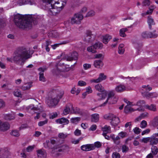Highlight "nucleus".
Wrapping results in <instances>:
<instances>
[{"label":"nucleus","instance_id":"3","mask_svg":"<svg viewBox=\"0 0 158 158\" xmlns=\"http://www.w3.org/2000/svg\"><path fill=\"white\" fill-rule=\"evenodd\" d=\"M50 143L49 140H46L47 146H45L46 148H52V153L57 155L58 154L59 151V143L54 139H52L50 140Z\"/></svg>","mask_w":158,"mask_h":158},{"label":"nucleus","instance_id":"28","mask_svg":"<svg viewBox=\"0 0 158 158\" xmlns=\"http://www.w3.org/2000/svg\"><path fill=\"white\" fill-rule=\"evenodd\" d=\"M59 63H57L56 65L55 68L52 70V72L54 75H57L59 73V70L58 69Z\"/></svg>","mask_w":158,"mask_h":158},{"label":"nucleus","instance_id":"12","mask_svg":"<svg viewBox=\"0 0 158 158\" xmlns=\"http://www.w3.org/2000/svg\"><path fill=\"white\" fill-rule=\"evenodd\" d=\"M10 127V125L7 122H2L0 121V131H5L8 130Z\"/></svg>","mask_w":158,"mask_h":158},{"label":"nucleus","instance_id":"35","mask_svg":"<svg viewBox=\"0 0 158 158\" xmlns=\"http://www.w3.org/2000/svg\"><path fill=\"white\" fill-rule=\"evenodd\" d=\"M156 30H154L152 32H149V38H156L157 37L158 35L156 33Z\"/></svg>","mask_w":158,"mask_h":158},{"label":"nucleus","instance_id":"61","mask_svg":"<svg viewBox=\"0 0 158 158\" xmlns=\"http://www.w3.org/2000/svg\"><path fill=\"white\" fill-rule=\"evenodd\" d=\"M133 131L136 134H139L140 132H141V130L140 129H139V128L137 127H135L133 129Z\"/></svg>","mask_w":158,"mask_h":158},{"label":"nucleus","instance_id":"11","mask_svg":"<svg viewBox=\"0 0 158 158\" xmlns=\"http://www.w3.org/2000/svg\"><path fill=\"white\" fill-rule=\"evenodd\" d=\"M93 35L92 32L89 30H87L85 33L84 40L87 42H90L92 40V36Z\"/></svg>","mask_w":158,"mask_h":158},{"label":"nucleus","instance_id":"16","mask_svg":"<svg viewBox=\"0 0 158 158\" xmlns=\"http://www.w3.org/2000/svg\"><path fill=\"white\" fill-rule=\"evenodd\" d=\"M37 153L38 158H46L47 157L46 152L44 150L41 149L36 151Z\"/></svg>","mask_w":158,"mask_h":158},{"label":"nucleus","instance_id":"51","mask_svg":"<svg viewBox=\"0 0 158 158\" xmlns=\"http://www.w3.org/2000/svg\"><path fill=\"white\" fill-rule=\"evenodd\" d=\"M147 126V122L145 120H143L140 123V127L142 128H144L146 127Z\"/></svg>","mask_w":158,"mask_h":158},{"label":"nucleus","instance_id":"60","mask_svg":"<svg viewBox=\"0 0 158 158\" xmlns=\"http://www.w3.org/2000/svg\"><path fill=\"white\" fill-rule=\"evenodd\" d=\"M95 15V12L93 10H91L88 12L85 17H88L93 16Z\"/></svg>","mask_w":158,"mask_h":158},{"label":"nucleus","instance_id":"41","mask_svg":"<svg viewBox=\"0 0 158 158\" xmlns=\"http://www.w3.org/2000/svg\"><path fill=\"white\" fill-rule=\"evenodd\" d=\"M94 46L96 50L97 49H101L103 47L102 44L99 42L95 43L94 44Z\"/></svg>","mask_w":158,"mask_h":158},{"label":"nucleus","instance_id":"55","mask_svg":"<svg viewBox=\"0 0 158 158\" xmlns=\"http://www.w3.org/2000/svg\"><path fill=\"white\" fill-rule=\"evenodd\" d=\"M69 149V147L66 145H62L60 147V152L64 151Z\"/></svg>","mask_w":158,"mask_h":158},{"label":"nucleus","instance_id":"48","mask_svg":"<svg viewBox=\"0 0 158 158\" xmlns=\"http://www.w3.org/2000/svg\"><path fill=\"white\" fill-rule=\"evenodd\" d=\"M120 138L119 137V136H117L113 140V141L115 144L119 145L120 143Z\"/></svg>","mask_w":158,"mask_h":158},{"label":"nucleus","instance_id":"34","mask_svg":"<svg viewBox=\"0 0 158 158\" xmlns=\"http://www.w3.org/2000/svg\"><path fill=\"white\" fill-rule=\"evenodd\" d=\"M71 112L72 113L77 114H79L81 113V111L80 109L77 107H73L72 109Z\"/></svg>","mask_w":158,"mask_h":158},{"label":"nucleus","instance_id":"30","mask_svg":"<svg viewBox=\"0 0 158 158\" xmlns=\"http://www.w3.org/2000/svg\"><path fill=\"white\" fill-rule=\"evenodd\" d=\"M135 110L133 108H131L129 106L127 105L124 108V111L125 113H128Z\"/></svg>","mask_w":158,"mask_h":158},{"label":"nucleus","instance_id":"2","mask_svg":"<svg viewBox=\"0 0 158 158\" xmlns=\"http://www.w3.org/2000/svg\"><path fill=\"white\" fill-rule=\"evenodd\" d=\"M30 51L25 48H22L20 49L15 56L13 57V60L16 63L19 64L22 61L23 64L25 60L30 58L31 56L30 55Z\"/></svg>","mask_w":158,"mask_h":158},{"label":"nucleus","instance_id":"57","mask_svg":"<svg viewBox=\"0 0 158 158\" xmlns=\"http://www.w3.org/2000/svg\"><path fill=\"white\" fill-rule=\"evenodd\" d=\"M58 115L57 113L56 112H53L49 115V118L50 119H54L56 118Z\"/></svg>","mask_w":158,"mask_h":158},{"label":"nucleus","instance_id":"10","mask_svg":"<svg viewBox=\"0 0 158 158\" xmlns=\"http://www.w3.org/2000/svg\"><path fill=\"white\" fill-rule=\"evenodd\" d=\"M30 108L31 110L34 111V112L36 113V115L35 117V119H38L40 117V113L36 111L41 112L42 109L41 106H34V105H32L30 106Z\"/></svg>","mask_w":158,"mask_h":158},{"label":"nucleus","instance_id":"5","mask_svg":"<svg viewBox=\"0 0 158 158\" xmlns=\"http://www.w3.org/2000/svg\"><path fill=\"white\" fill-rule=\"evenodd\" d=\"M104 117L105 119L111 120V125L115 127L117 126L120 122L119 118L112 114L105 115Z\"/></svg>","mask_w":158,"mask_h":158},{"label":"nucleus","instance_id":"54","mask_svg":"<svg viewBox=\"0 0 158 158\" xmlns=\"http://www.w3.org/2000/svg\"><path fill=\"white\" fill-rule=\"evenodd\" d=\"M112 156L113 158H120V154L117 152H114Z\"/></svg>","mask_w":158,"mask_h":158},{"label":"nucleus","instance_id":"4","mask_svg":"<svg viewBox=\"0 0 158 158\" xmlns=\"http://www.w3.org/2000/svg\"><path fill=\"white\" fill-rule=\"evenodd\" d=\"M115 93L113 90L108 91L107 94V98L106 101L100 106H105L107 103L109 104H114L116 103L118 99V97L114 96Z\"/></svg>","mask_w":158,"mask_h":158},{"label":"nucleus","instance_id":"22","mask_svg":"<svg viewBox=\"0 0 158 158\" xmlns=\"http://www.w3.org/2000/svg\"><path fill=\"white\" fill-rule=\"evenodd\" d=\"M102 130L103 131L102 134H107L111 132L110 127L106 125L102 128Z\"/></svg>","mask_w":158,"mask_h":158},{"label":"nucleus","instance_id":"20","mask_svg":"<svg viewBox=\"0 0 158 158\" xmlns=\"http://www.w3.org/2000/svg\"><path fill=\"white\" fill-rule=\"evenodd\" d=\"M150 123L151 126L154 127L158 126V116H155L150 121Z\"/></svg>","mask_w":158,"mask_h":158},{"label":"nucleus","instance_id":"63","mask_svg":"<svg viewBox=\"0 0 158 158\" xmlns=\"http://www.w3.org/2000/svg\"><path fill=\"white\" fill-rule=\"evenodd\" d=\"M143 4L144 6H148L150 4V2L149 0H144L143 2Z\"/></svg>","mask_w":158,"mask_h":158},{"label":"nucleus","instance_id":"25","mask_svg":"<svg viewBox=\"0 0 158 158\" xmlns=\"http://www.w3.org/2000/svg\"><path fill=\"white\" fill-rule=\"evenodd\" d=\"M112 38V36L109 35H106L103 36L102 42L105 44H106Z\"/></svg>","mask_w":158,"mask_h":158},{"label":"nucleus","instance_id":"36","mask_svg":"<svg viewBox=\"0 0 158 158\" xmlns=\"http://www.w3.org/2000/svg\"><path fill=\"white\" fill-rule=\"evenodd\" d=\"M69 123V120L65 118H60V124L64 125L68 124Z\"/></svg>","mask_w":158,"mask_h":158},{"label":"nucleus","instance_id":"18","mask_svg":"<svg viewBox=\"0 0 158 158\" xmlns=\"http://www.w3.org/2000/svg\"><path fill=\"white\" fill-rule=\"evenodd\" d=\"M157 136H155L154 134L150 138V144L152 145H156L158 143V138H156Z\"/></svg>","mask_w":158,"mask_h":158},{"label":"nucleus","instance_id":"58","mask_svg":"<svg viewBox=\"0 0 158 158\" xmlns=\"http://www.w3.org/2000/svg\"><path fill=\"white\" fill-rule=\"evenodd\" d=\"M128 150L129 148L127 146L125 145H123L122 146V152H126Z\"/></svg>","mask_w":158,"mask_h":158},{"label":"nucleus","instance_id":"47","mask_svg":"<svg viewBox=\"0 0 158 158\" xmlns=\"http://www.w3.org/2000/svg\"><path fill=\"white\" fill-rule=\"evenodd\" d=\"M14 95L17 97H21L22 94L20 91L19 89L15 90L13 92Z\"/></svg>","mask_w":158,"mask_h":158},{"label":"nucleus","instance_id":"33","mask_svg":"<svg viewBox=\"0 0 158 158\" xmlns=\"http://www.w3.org/2000/svg\"><path fill=\"white\" fill-rule=\"evenodd\" d=\"M58 35V33L56 31H52L48 34V36L51 37H56Z\"/></svg>","mask_w":158,"mask_h":158},{"label":"nucleus","instance_id":"56","mask_svg":"<svg viewBox=\"0 0 158 158\" xmlns=\"http://www.w3.org/2000/svg\"><path fill=\"white\" fill-rule=\"evenodd\" d=\"M149 32L147 31L144 32L141 34L142 37L144 38H149Z\"/></svg>","mask_w":158,"mask_h":158},{"label":"nucleus","instance_id":"43","mask_svg":"<svg viewBox=\"0 0 158 158\" xmlns=\"http://www.w3.org/2000/svg\"><path fill=\"white\" fill-rule=\"evenodd\" d=\"M148 115L147 113H143L140 114L137 118H136V120L137 121H139L142 118H143L145 117H147Z\"/></svg>","mask_w":158,"mask_h":158},{"label":"nucleus","instance_id":"8","mask_svg":"<svg viewBox=\"0 0 158 158\" xmlns=\"http://www.w3.org/2000/svg\"><path fill=\"white\" fill-rule=\"evenodd\" d=\"M58 102V100L56 98H52L49 97L46 100V102L48 106L52 108L56 106Z\"/></svg>","mask_w":158,"mask_h":158},{"label":"nucleus","instance_id":"23","mask_svg":"<svg viewBox=\"0 0 158 158\" xmlns=\"http://www.w3.org/2000/svg\"><path fill=\"white\" fill-rule=\"evenodd\" d=\"M94 64L95 67L100 68L102 67L103 64L102 62L100 60H96L94 61Z\"/></svg>","mask_w":158,"mask_h":158},{"label":"nucleus","instance_id":"17","mask_svg":"<svg viewBox=\"0 0 158 158\" xmlns=\"http://www.w3.org/2000/svg\"><path fill=\"white\" fill-rule=\"evenodd\" d=\"M17 3V5L20 6L27 4L32 5L34 4L33 2H31V0H18Z\"/></svg>","mask_w":158,"mask_h":158},{"label":"nucleus","instance_id":"9","mask_svg":"<svg viewBox=\"0 0 158 158\" xmlns=\"http://www.w3.org/2000/svg\"><path fill=\"white\" fill-rule=\"evenodd\" d=\"M58 4L59 3L58 2V1H55L54 4H52L51 3V4L52 9L51 10V11L53 15H56L59 12V7L56 5H58Z\"/></svg>","mask_w":158,"mask_h":158},{"label":"nucleus","instance_id":"45","mask_svg":"<svg viewBox=\"0 0 158 158\" xmlns=\"http://www.w3.org/2000/svg\"><path fill=\"white\" fill-rule=\"evenodd\" d=\"M127 28H122L119 31V33L120 35L123 37H124L126 36V35L124 32L127 31Z\"/></svg>","mask_w":158,"mask_h":158},{"label":"nucleus","instance_id":"21","mask_svg":"<svg viewBox=\"0 0 158 158\" xmlns=\"http://www.w3.org/2000/svg\"><path fill=\"white\" fill-rule=\"evenodd\" d=\"M72 106V105L71 103H69L66 105L65 108L64 110L61 114L63 115H64L68 114L70 111V106Z\"/></svg>","mask_w":158,"mask_h":158},{"label":"nucleus","instance_id":"39","mask_svg":"<svg viewBox=\"0 0 158 158\" xmlns=\"http://www.w3.org/2000/svg\"><path fill=\"white\" fill-rule=\"evenodd\" d=\"M87 50L88 52H91L92 53H95L96 52V50L94 45L88 47L87 48Z\"/></svg>","mask_w":158,"mask_h":158},{"label":"nucleus","instance_id":"19","mask_svg":"<svg viewBox=\"0 0 158 158\" xmlns=\"http://www.w3.org/2000/svg\"><path fill=\"white\" fill-rule=\"evenodd\" d=\"M32 82H29L24 83L21 86V89L23 90L29 89L32 86Z\"/></svg>","mask_w":158,"mask_h":158},{"label":"nucleus","instance_id":"32","mask_svg":"<svg viewBox=\"0 0 158 158\" xmlns=\"http://www.w3.org/2000/svg\"><path fill=\"white\" fill-rule=\"evenodd\" d=\"M151 153L153 155L155 156L158 153V148L155 146H153L151 148Z\"/></svg>","mask_w":158,"mask_h":158},{"label":"nucleus","instance_id":"44","mask_svg":"<svg viewBox=\"0 0 158 158\" xmlns=\"http://www.w3.org/2000/svg\"><path fill=\"white\" fill-rule=\"evenodd\" d=\"M97 96L98 97V99L99 100H102L105 98L106 94L104 95L103 93H98L97 94Z\"/></svg>","mask_w":158,"mask_h":158},{"label":"nucleus","instance_id":"7","mask_svg":"<svg viewBox=\"0 0 158 158\" xmlns=\"http://www.w3.org/2000/svg\"><path fill=\"white\" fill-rule=\"evenodd\" d=\"M78 54L76 52H73L68 54L64 56L65 59L68 61H72L77 59Z\"/></svg>","mask_w":158,"mask_h":158},{"label":"nucleus","instance_id":"62","mask_svg":"<svg viewBox=\"0 0 158 158\" xmlns=\"http://www.w3.org/2000/svg\"><path fill=\"white\" fill-rule=\"evenodd\" d=\"M150 137L143 138L141 139L142 142L145 143H147L148 142H150Z\"/></svg>","mask_w":158,"mask_h":158},{"label":"nucleus","instance_id":"53","mask_svg":"<svg viewBox=\"0 0 158 158\" xmlns=\"http://www.w3.org/2000/svg\"><path fill=\"white\" fill-rule=\"evenodd\" d=\"M35 146L33 145L32 146H28L26 149V151L27 152H32L33 149L34 148Z\"/></svg>","mask_w":158,"mask_h":158},{"label":"nucleus","instance_id":"14","mask_svg":"<svg viewBox=\"0 0 158 158\" xmlns=\"http://www.w3.org/2000/svg\"><path fill=\"white\" fill-rule=\"evenodd\" d=\"M126 89L125 85L123 84H120L116 86L115 90L117 93H121L125 91Z\"/></svg>","mask_w":158,"mask_h":158},{"label":"nucleus","instance_id":"59","mask_svg":"<svg viewBox=\"0 0 158 158\" xmlns=\"http://www.w3.org/2000/svg\"><path fill=\"white\" fill-rule=\"evenodd\" d=\"M48 122V120L46 119L44 121H40L39 122L38 125L40 127H41L47 124Z\"/></svg>","mask_w":158,"mask_h":158},{"label":"nucleus","instance_id":"42","mask_svg":"<svg viewBox=\"0 0 158 158\" xmlns=\"http://www.w3.org/2000/svg\"><path fill=\"white\" fill-rule=\"evenodd\" d=\"M73 66H72L71 67H69V65H66L65 66H64L62 68V71L60 72V74L62 73V71L67 72L72 69V67Z\"/></svg>","mask_w":158,"mask_h":158},{"label":"nucleus","instance_id":"29","mask_svg":"<svg viewBox=\"0 0 158 158\" xmlns=\"http://www.w3.org/2000/svg\"><path fill=\"white\" fill-rule=\"evenodd\" d=\"M124 45L123 44H120L118 47V53L119 54L122 55L124 53L125 51L124 48Z\"/></svg>","mask_w":158,"mask_h":158},{"label":"nucleus","instance_id":"1","mask_svg":"<svg viewBox=\"0 0 158 158\" xmlns=\"http://www.w3.org/2000/svg\"><path fill=\"white\" fill-rule=\"evenodd\" d=\"M39 16L27 15L25 16L18 14L14 17V21L15 24L19 28L25 29L31 28L32 23L36 25L40 20Z\"/></svg>","mask_w":158,"mask_h":158},{"label":"nucleus","instance_id":"6","mask_svg":"<svg viewBox=\"0 0 158 158\" xmlns=\"http://www.w3.org/2000/svg\"><path fill=\"white\" fill-rule=\"evenodd\" d=\"M83 19V16L82 14L78 13H77L71 18L70 23L72 25L75 24H80Z\"/></svg>","mask_w":158,"mask_h":158},{"label":"nucleus","instance_id":"13","mask_svg":"<svg viewBox=\"0 0 158 158\" xmlns=\"http://www.w3.org/2000/svg\"><path fill=\"white\" fill-rule=\"evenodd\" d=\"M82 150L85 151H89L95 149V147L93 144L84 145L81 147Z\"/></svg>","mask_w":158,"mask_h":158},{"label":"nucleus","instance_id":"26","mask_svg":"<svg viewBox=\"0 0 158 158\" xmlns=\"http://www.w3.org/2000/svg\"><path fill=\"white\" fill-rule=\"evenodd\" d=\"M144 107L153 111H156V106L154 104H151L150 106L147 105L144 106Z\"/></svg>","mask_w":158,"mask_h":158},{"label":"nucleus","instance_id":"49","mask_svg":"<svg viewBox=\"0 0 158 158\" xmlns=\"http://www.w3.org/2000/svg\"><path fill=\"white\" fill-rule=\"evenodd\" d=\"M71 122L72 123L76 124L79 121H80V118H79V117L73 118H71Z\"/></svg>","mask_w":158,"mask_h":158},{"label":"nucleus","instance_id":"40","mask_svg":"<svg viewBox=\"0 0 158 158\" xmlns=\"http://www.w3.org/2000/svg\"><path fill=\"white\" fill-rule=\"evenodd\" d=\"M141 94L143 97H146L147 99L150 98L151 93L143 91H141Z\"/></svg>","mask_w":158,"mask_h":158},{"label":"nucleus","instance_id":"15","mask_svg":"<svg viewBox=\"0 0 158 158\" xmlns=\"http://www.w3.org/2000/svg\"><path fill=\"white\" fill-rule=\"evenodd\" d=\"M47 69V68H40L38 70L40 72L39 73V80L40 81L44 82L46 81L45 77L44 76V72L45 70Z\"/></svg>","mask_w":158,"mask_h":158},{"label":"nucleus","instance_id":"27","mask_svg":"<svg viewBox=\"0 0 158 158\" xmlns=\"http://www.w3.org/2000/svg\"><path fill=\"white\" fill-rule=\"evenodd\" d=\"M148 23L149 25V27L150 29L152 28V25L155 24L153 19L151 16H148Z\"/></svg>","mask_w":158,"mask_h":158},{"label":"nucleus","instance_id":"37","mask_svg":"<svg viewBox=\"0 0 158 158\" xmlns=\"http://www.w3.org/2000/svg\"><path fill=\"white\" fill-rule=\"evenodd\" d=\"M106 78V76L103 73H101L100 74L99 77L98 78L99 82L105 80Z\"/></svg>","mask_w":158,"mask_h":158},{"label":"nucleus","instance_id":"31","mask_svg":"<svg viewBox=\"0 0 158 158\" xmlns=\"http://www.w3.org/2000/svg\"><path fill=\"white\" fill-rule=\"evenodd\" d=\"M95 88L96 90L101 92L104 91V87L100 84H98L95 85Z\"/></svg>","mask_w":158,"mask_h":158},{"label":"nucleus","instance_id":"24","mask_svg":"<svg viewBox=\"0 0 158 158\" xmlns=\"http://www.w3.org/2000/svg\"><path fill=\"white\" fill-rule=\"evenodd\" d=\"M99 116L98 114H93L91 115V121L92 122L96 123L99 121Z\"/></svg>","mask_w":158,"mask_h":158},{"label":"nucleus","instance_id":"52","mask_svg":"<svg viewBox=\"0 0 158 158\" xmlns=\"http://www.w3.org/2000/svg\"><path fill=\"white\" fill-rule=\"evenodd\" d=\"M67 0H60V3L62 5V6L60 7V8L61 10L66 5V2Z\"/></svg>","mask_w":158,"mask_h":158},{"label":"nucleus","instance_id":"46","mask_svg":"<svg viewBox=\"0 0 158 158\" xmlns=\"http://www.w3.org/2000/svg\"><path fill=\"white\" fill-rule=\"evenodd\" d=\"M14 115L11 114H7L5 116V118L6 120H11L14 119Z\"/></svg>","mask_w":158,"mask_h":158},{"label":"nucleus","instance_id":"50","mask_svg":"<svg viewBox=\"0 0 158 158\" xmlns=\"http://www.w3.org/2000/svg\"><path fill=\"white\" fill-rule=\"evenodd\" d=\"M11 135L15 136L18 137L19 135V133L17 130H14L11 131Z\"/></svg>","mask_w":158,"mask_h":158},{"label":"nucleus","instance_id":"64","mask_svg":"<svg viewBox=\"0 0 158 158\" xmlns=\"http://www.w3.org/2000/svg\"><path fill=\"white\" fill-rule=\"evenodd\" d=\"M78 85L80 86H84L86 85V83L82 81H78Z\"/></svg>","mask_w":158,"mask_h":158},{"label":"nucleus","instance_id":"38","mask_svg":"<svg viewBox=\"0 0 158 158\" xmlns=\"http://www.w3.org/2000/svg\"><path fill=\"white\" fill-rule=\"evenodd\" d=\"M143 89L141 91L149 92L152 89V88L148 85H143L142 86Z\"/></svg>","mask_w":158,"mask_h":158}]
</instances>
